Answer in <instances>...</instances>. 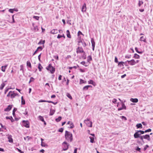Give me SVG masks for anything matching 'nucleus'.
I'll return each mask as SVG.
<instances>
[{"label": "nucleus", "mask_w": 153, "mask_h": 153, "mask_svg": "<svg viewBox=\"0 0 153 153\" xmlns=\"http://www.w3.org/2000/svg\"><path fill=\"white\" fill-rule=\"evenodd\" d=\"M8 21L11 23L15 22V20H8Z\"/></svg>", "instance_id": "nucleus-53"}, {"label": "nucleus", "mask_w": 153, "mask_h": 153, "mask_svg": "<svg viewBox=\"0 0 153 153\" xmlns=\"http://www.w3.org/2000/svg\"><path fill=\"white\" fill-rule=\"evenodd\" d=\"M136 150L140 152H141V149L138 146H137L136 149Z\"/></svg>", "instance_id": "nucleus-52"}, {"label": "nucleus", "mask_w": 153, "mask_h": 153, "mask_svg": "<svg viewBox=\"0 0 153 153\" xmlns=\"http://www.w3.org/2000/svg\"><path fill=\"white\" fill-rule=\"evenodd\" d=\"M65 139L68 141H70L71 142L73 141V138L72 134L70 132L66 131L65 135Z\"/></svg>", "instance_id": "nucleus-1"}, {"label": "nucleus", "mask_w": 153, "mask_h": 153, "mask_svg": "<svg viewBox=\"0 0 153 153\" xmlns=\"http://www.w3.org/2000/svg\"><path fill=\"white\" fill-rule=\"evenodd\" d=\"M92 87V86L91 85H86L83 87V90H84V91H86L89 88Z\"/></svg>", "instance_id": "nucleus-18"}, {"label": "nucleus", "mask_w": 153, "mask_h": 153, "mask_svg": "<svg viewBox=\"0 0 153 153\" xmlns=\"http://www.w3.org/2000/svg\"><path fill=\"white\" fill-rule=\"evenodd\" d=\"M146 37H145L142 36L140 38V40L141 41H143L145 42H146Z\"/></svg>", "instance_id": "nucleus-20"}, {"label": "nucleus", "mask_w": 153, "mask_h": 153, "mask_svg": "<svg viewBox=\"0 0 153 153\" xmlns=\"http://www.w3.org/2000/svg\"><path fill=\"white\" fill-rule=\"evenodd\" d=\"M55 112V110H54L53 109H52V108H51L50 110L49 115L50 116H52L54 114Z\"/></svg>", "instance_id": "nucleus-24"}, {"label": "nucleus", "mask_w": 153, "mask_h": 153, "mask_svg": "<svg viewBox=\"0 0 153 153\" xmlns=\"http://www.w3.org/2000/svg\"><path fill=\"white\" fill-rule=\"evenodd\" d=\"M74 127V126L73 124V123H70V126L69 128H72Z\"/></svg>", "instance_id": "nucleus-45"}, {"label": "nucleus", "mask_w": 153, "mask_h": 153, "mask_svg": "<svg viewBox=\"0 0 153 153\" xmlns=\"http://www.w3.org/2000/svg\"><path fill=\"white\" fill-rule=\"evenodd\" d=\"M148 147H149V146L148 145H146L143 149L145 151L146 149Z\"/></svg>", "instance_id": "nucleus-60"}, {"label": "nucleus", "mask_w": 153, "mask_h": 153, "mask_svg": "<svg viewBox=\"0 0 153 153\" xmlns=\"http://www.w3.org/2000/svg\"><path fill=\"white\" fill-rule=\"evenodd\" d=\"M82 43V45H83L84 47H85V46H86V44L83 39H82V40H81L80 41H79L78 43Z\"/></svg>", "instance_id": "nucleus-14"}, {"label": "nucleus", "mask_w": 153, "mask_h": 153, "mask_svg": "<svg viewBox=\"0 0 153 153\" xmlns=\"http://www.w3.org/2000/svg\"><path fill=\"white\" fill-rule=\"evenodd\" d=\"M32 26L33 27V29L32 30H33L35 32L39 30L38 26L35 23H32Z\"/></svg>", "instance_id": "nucleus-6"}, {"label": "nucleus", "mask_w": 153, "mask_h": 153, "mask_svg": "<svg viewBox=\"0 0 153 153\" xmlns=\"http://www.w3.org/2000/svg\"><path fill=\"white\" fill-rule=\"evenodd\" d=\"M64 130V128H60L58 130V131L60 132H62Z\"/></svg>", "instance_id": "nucleus-47"}, {"label": "nucleus", "mask_w": 153, "mask_h": 153, "mask_svg": "<svg viewBox=\"0 0 153 153\" xmlns=\"http://www.w3.org/2000/svg\"><path fill=\"white\" fill-rule=\"evenodd\" d=\"M139 132H138V131H137V132H135L134 135V138H137L140 137V134Z\"/></svg>", "instance_id": "nucleus-8"}, {"label": "nucleus", "mask_w": 153, "mask_h": 153, "mask_svg": "<svg viewBox=\"0 0 153 153\" xmlns=\"http://www.w3.org/2000/svg\"><path fill=\"white\" fill-rule=\"evenodd\" d=\"M12 106V105H8L7 107L4 109V111H9L11 109Z\"/></svg>", "instance_id": "nucleus-9"}, {"label": "nucleus", "mask_w": 153, "mask_h": 153, "mask_svg": "<svg viewBox=\"0 0 153 153\" xmlns=\"http://www.w3.org/2000/svg\"><path fill=\"white\" fill-rule=\"evenodd\" d=\"M86 81H85L82 79H80V84H81L82 83H86Z\"/></svg>", "instance_id": "nucleus-39"}, {"label": "nucleus", "mask_w": 153, "mask_h": 153, "mask_svg": "<svg viewBox=\"0 0 153 153\" xmlns=\"http://www.w3.org/2000/svg\"><path fill=\"white\" fill-rule=\"evenodd\" d=\"M21 104L24 105L25 104V100L23 98V96L21 97Z\"/></svg>", "instance_id": "nucleus-27"}, {"label": "nucleus", "mask_w": 153, "mask_h": 153, "mask_svg": "<svg viewBox=\"0 0 153 153\" xmlns=\"http://www.w3.org/2000/svg\"><path fill=\"white\" fill-rule=\"evenodd\" d=\"M18 95V94L17 93H14V92L13 91V93H11L10 94V97L11 99H13Z\"/></svg>", "instance_id": "nucleus-13"}, {"label": "nucleus", "mask_w": 153, "mask_h": 153, "mask_svg": "<svg viewBox=\"0 0 153 153\" xmlns=\"http://www.w3.org/2000/svg\"><path fill=\"white\" fill-rule=\"evenodd\" d=\"M85 123L88 127H92V122L89 119L87 118L84 120Z\"/></svg>", "instance_id": "nucleus-4"}, {"label": "nucleus", "mask_w": 153, "mask_h": 153, "mask_svg": "<svg viewBox=\"0 0 153 153\" xmlns=\"http://www.w3.org/2000/svg\"><path fill=\"white\" fill-rule=\"evenodd\" d=\"M133 57L135 59H139L140 58V56L137 53H135Z\"/></svg>", "instance_id": "nucleus-28"}, {"label": "nucleus", "mask_w": 153, "mask_h": 153, "mask_svg": "<svg viewBox=\"0 0 153 153\" xmlns=\"http://www.w3.org/2000/svg\"><path fill=\"white\" fill-rule=\"evenodd\" d=\"M119 100L121 102V105L122 107L123 108V109L126 110V106H125V104L123 102V101H122L121 100H120V99H119Z\"/></svg>", "instance_id": "nucleus-16"}, {"label": "nucleus", "mask_w": 153, "mask_h": 153, "mask_svg": "<svg viewBox=\"0 0 153 153\" xmlns=\"http://www.w3.org/2000/svg\"><path fill=\"white\" fill-rule=\"evenodd\" d=\"M69 145H64L63 150L64 151L67 150L68 148Z\"/></svg>", "instance_id": "nucleus-23"}, {"label": "nucleus", "mask_w": 153, "mask_h": 153, "mask_svg": "<svg viewBox=\"0 0 153 153\" xmlns=\"http://www.w3.org/2000/svg\"><path fill=\"white\" fill-rule=\"evenodd\" d=\"M12 136L11 135H8L7 138L8 139V141L10 143H12L13 142V139L12 137Z\"/></svg>", "instance_id": "nucleus-11"}, {"label": "nucleus", "mask_w": 153, "mask_h": 153, "mask_svg": "<svg viewBox=\"0 0 153 153\" xmlns=\"http://www.w3.org/2000/svg\"><path fill=\"white\" fill-rule=\"evenodd\" d=\"M80 35H84L82 33V32L80 31H79L78 32V36H79Z\"/></svg>", "instance_id": "nucleus-62"}, {"label": "nucleus", "mask_w": 153, "mask_h": 153, "mask_svg": "<svg viewBox=\"0 0 153 153\" xmlns=\"http://www.w3.org/2000/svg\"><path fill=\"white\" fill-rule=\"evenodd\" d=\"M27 66L30 68H31L32 67H31V64L30 61H27Z\"/></svg>", "instance_id": "nucleus-30"}, {"label": "nucleus", "mask_w": 153, "mask_h": 153, "mask_svg": "<svg viewBox=\"0 0 153 153\" xmlns=\"http://www.w3.org/2000/svg\"><path fill=\"white\" fill-rule=\"evenodd\" d=\"M46 68L47 70L50 71L52 74H53L55 71V68L52 66L51 64H49Z\"/></svg>", "instance_id": "nucleus-2"}, {"label": "nucleus", "mask_w": 153, "mask_h": 153, "mask_svg": "<svg viewBox=\"0 0 153 153\" xmlns=\"http://www.w3.org/2000/svg\"><path fill=\"white\" fill-rule=\"evenodd\" d=\"M127 62H127V61L125 62H124V65H125L126 66H128V63H127Z\"/></svg>", "instance_id": "nucleus-63"}, {"label": "nucleus", "mask_w": 153, "mask_h": 153, "mask_svg": "<svg viewBox=\"0 0 153 153\" xmlns=\"http://www.w3.org/2000/svg\"><path fill=\"white\" fill-rule=\"evenodd\" d=\"M66 95L67 97L70 99L72 100V97L69 93H67Z\"/></svg>", "instance_id": "nucleus-41"}, {"label": "nucleus", "mask_w": 153, "mask_h": 153, "mask_svg": "<svg viewBox=\"0 0 153 153\" xmlns=\"http://www.w3.org/2000/svg\"><path fill=\"white\" fill-rule=\"evenodd\" d=\"M66 33H67V37L68 38H71V36L70 34V31L69 30H67L66 31Z\"/></svg>", "instance_id": "nucleus-25"}, {"label": "nucleus", "mask_w": 153, "mask_h": 153, "mask_svg": "<svg viewBox=\"0 0 153 153\" xmlns=\"http://www.w3.org/2000/svg\"><path fill=\"white\" fill-rule=\"evenodd\" d=\"M6 118L7 119L10 120L11 122H12V123L14 121V120L13 119V117L12 116H10V117L7 116L6 117Z\"/></svg>", "instance_id": "nucleus-22"}, {"label": "nucleus", "mask_w": 153, "mask_h": 153, "mask_svg": "<svg viewBox=\"0 0 153 153\" xmlns=\"http://www.w3.org/2000/svg\"><path fill=\"white\" fill-rule=\"evenodd\" d=\"M45 40L43 41L42 40H41L40 41L38 44L39 45L44 44L45 43Z\"/></svg>", "instance_id": "nucleus-37"}, {"label": "nucleus", "mask_w": 153, "mask_h": 153, "mask_svg": "<svg viewBox=\"0 0 153 153\" xmlns=\"http://www.w3.org/2000/svg\"><path fill=\"white\" fill-rule=\"evenodd\" d=\"M143 4V1H140V0H139V3L138 4V6L139 7H140L141 5L142 4Z\"/></svg>", "instance_id": "nucleus-42"}, {"label": "nucleus", "mask_w": 153, "mask_h": 153, "mask_svg": "<svg viewBox=\"0 0 153 153\" xmlns=\"http://www.w3.org/2000/svg\"><path fill=\"white\" fill-rule=\"evenodd\" d=\"M136 126L137 128H142V125L140 123L137 124L136 125Z\"/></svg>", "instance_id": "nucleus-26"}, {"label": "nucleus", "mask_w": 153, "mask_h": 153, "mask_svg": "<svg viewBox=\"0 0 153 153\" xmlns=\"http://www.w3.org/2000/svg\"><path fill=\"white\" fill-rule=\"evenodd\" d=\"M20 68H21L20 71H22V73H24V70L23 65H20Z\"/></svg>", "instance_id": "nucleus-43"}, {"label": "nucleus", "mask_w": 153, "mask_h": 153, "mask_svg": "<svg viewBox=\"0 0 153 153\" xmlns=\"http://www.w3.org/2000/svg\"><path fill=\"white\" fill-rule=\"evenodd\" d=\"M131 57V55H126L125 56V57L126 58H130Z\"/></svg>", "instance_id": "nucleus-51"}, {"label": "nucleus", "mask_w": 153, "mask_h": 153, "mask_svg": "<svg viewBox=\"0 0 153 153\" xmlns=\"http://www.w3.org/2000/svg\"><path fill=\"white\" fill-rule=\"evenodd\" d=\"M76 52L77 53H85V52L83 51L82 47H78L76 48Z\"/></svg>", "instance_id": "nucleus-5"}, {"label": "nucleus", "mask_w": 153, "mask_h": 153, "mask_svg": "<svg viewBox=\"0 0 153 153\" xmlns=\"http://www.w3.org/2000/svg\"><path fill=\"white\" fill-rule=\"evenodd\" d=\"M91 42L92 43V46H95V42L94 40V39L93 38H91Z\"/></svg>", "instance_id": "nucleus-29"}, {"label": "nucleus", "mask_w": 153, "mask_h": 153, "mask_svg": "<svg viewBox=\"0 0 153 153\" xmlns=\"http://www.w3.org/2000/svg\"><path fill=\"white\" fill-rule=\"evenodd\" d=\"M34 79H35L33 77H31L30 78V80L29 81V83H30L31 82H33Z\"/></svg>", "instance_id": "nucleus-46"}, {"label": "nucleus", "mask_w": 153, "mask_h": 153, "mask_svg": "<svg viewBox=\"0 0 153 153\" xmlns=\"http://www.w3.org/2000/svg\"><path fill=\"white\" fill-rule=\"evenodd\" d=\"M130 101L133 102L134 103H137L138 102V99L137 98H131L130 100Z\"/></svg>", "instance_id": "nucleus-19"}, {"label": "nucleus", "mask_w": 153, "mask_h": 153, "mask_svg": "<svg viewBox=\"0 0 153 153\" xmlns=\"http://www.w3.org/2000/svg\"><path fill=\"white\" fill-rule=\"evenodd\" d=\"M143 137L144 139H147L149 141L150 140V136L149 134H146L143 135Z\"/></svg>", "instance_id": "nucleus-10"}, {"label": "nucleus", "mask_w": 153, "mask_h": 153, "mask_svg": "<svg viewBox=\"0 0 153 153\" xmlns=\"http://www.w3.org/2000/svg\"><path fill=\"white\" fill-rule=\"evenodd\" d=\"M88 84H92L94 86L95 85V83L92 80H90L88 81Z\"/></svg>", "instance_id": "nucleus-21"}, {"label": "nucleus", "mask_w": 153, "mask_h": 153, "mask_svg": "<svg viewBox=\"0 0 153 153\" xmlns=\"http://www.w3.org/2000/svg\"><path fill=\"white\" fill-rule=\"evenodd\" d=\"M89 138L90 139V142L91 143H93L95 142L94 141V139L93 137H90Z\"/></svg>", "instance_id": "nucleus-32"}, {"label": "nucleus", "mask_w": 153, "mask_h": 153, "mask_svg": "<svg viewBox=\"0 0 153 153\" xmlns=\"http://www.w3.org/2000/svg\"><path fill=\"white\" fill-rule=\"evenodd\" d=\"M152 131V129L151 128H149L145 131V132L147 133L148 132H151Z\"/></svg>", "instance_id": "nucleus-56"}, {"label": "nucleus", "mask_w": 153, "mask_h": 153, "mask_svg": "<svg viewBox=\"0 0 153 153\" xmlns=\"http://www.w3.org/2000/svg\"><path fill=\"white\" fill-rule=\"evenodd\" d=\"M58 31V30L57 29H53L50 32V33L54 34L57 33Z\"/></svg>", "instance_id": "nucleus-17"}, {"label": "nucleus", "mask_w": 153, "mask_h": 153, "mask_svg": "<svg viewBox=\"0 0 153 153\" xmlns=\"http://www.w3.org/2000/svg\"><path fill=\"white\" fill-rule=\"evenodd\" d=\"M5 85V84L4 82H3L0 86V89L1 90H2Z\"/></svg>", "instance_id": "nucleus-33"}, {"label": "nucleus", "mask_w": 153, "mask_h": 153, "mask_svg": "<svg viewBox=\"0 0 153 153\" xmlns=\"http://www.w3.org/2000/svg\"><path fill=\"white\" fill-rule=\"evenodd\" d=\"M7 65H5L4 66H2L1 67V71L3 72H5V71L6 68L7 67Z\"/></svg>", "instance_id": "nucleus-35"}, {"label": "nucleus", "mask_w": 153, "mask_h": 153, "mask_svg": "<svg viewBox=\"0 0 153 153\" xmlns=\"http://www.w3.org/2000/svg\"><path fill=\"white\" fill-rule=\"evenodd\" d=\"M38 68L39 71H42V67L40 63L39 64Z\"/></svg>", "instance_id": "nucleus-34"}, {"label": "nucleus", "mask_w": 153, "mask_h": 153, "mask_svg": "<svg viewBox=\"0 0 153 153\" xmlns=\"http://www.w3.org/2000/svg\"><path fill=\"white\" fill-rule=\"evenodd\" d=\"M124 62H118V66L121 67V66H124Z\"/></svg>", "instance_id": "nucleus-31"}, {"label": "nucleus", "mask_w": 153, "mask_h": 153, "mask_svg": "<svg viewBox=\"0 0 153 153\" xmlns=\"http://www.w3.org/2000/svg\"><path fill=\"white\" fill-rule=\"evenodd\" d=\"M43 48L41 46H39L36 49V51H35L34 53H33V55H34L35 54L37 53V52L39 51V50H40V51H42V49Z\"/></svg>", "instance_id": "nucleus-15"}, {"label": "nucleus", "mask_w": 153, "mask_h": 153, "mask_svg": "<svg viewBox=\"0 0 153 153\" xmlns=\"http://www.w3.org/2000/svg\"><path fill=\"white\" fill-rule=\"evenodd\" d=\"M41 146L42 147H45L47 146V144L45 143L44 142H41Z\"/></svg>", "instance_id": "nucleus-49"}, {"label": "nucleus", "mask_w": 153, "mask_h": 153, "mask_svg": "<svg viewBox=\"0 0 153 153\" xmlns=\"http://www.w3.org/2000/svg\"><path fill=\"white\" fill-rule=\"evenodd\" d=\"M86 10V4L85 3H84L82 7V11L83 12H85Z\"/></svg>", "instance_id": "nucleus-12"}, {"label": "nucleus", "mask_w": 153, "mask_h": 153, "mask_svg": "<svg viewBox=\"0 0 153 153\" xmlns=\"http://www.w3.org/2000/svg\"><path fill=\"white\" fill-rule=\"evenodd\" d=\"M138 132L140 133V135L141 134H143L145 133V131H144L141 130H138Z\"/></svg>", "instance_id": "nucleus-48"}, {"label": "nucleus", "mask_w": 153, "mask_h": 153, "mask_svg": "<svg viewBox=\"0 0 153 153\" xmlns=\"http://www.w3.org/2000/svg\"><path fill=\"white\" fill-rule=\"evenodd\" d=\"M128 64L131 65H133L135 64V61L134 59H132L131 60H127Z\"/></svg>", "instance_id": "nucleus-7"}, {"label": "nucleus", "mask_w": 153, "mask_h": 153, "mask_svg": "<svg viewBox=\"0 0 153 153\" xmlns=\"http://www.w3.org/2000/svg\"><path fill=\"white\" fill-rule=\"evenodd\" d=\"M114 62L115 63H118V59L117 58L116 56L115 57V59H114Z\"/></svg>", "instance_id": "nucleus-58"}, {"label": "nucleus", "mask_w": 153, "mask_h": 153, "mask_svg": "<svg viewBox=\"0 0 153 153\" xmlns=\"http://www.w3.org/2000/svg\"><path fill=\"white\" fill-rule=\"evenodd\" d=\"M10 89V88H6L4 91V94H6Z\"/></svg>", "instance_id": "nucleus-64"}, {"label": "nucleus", "mask_w": 153, "mask_h": 153, "mask_svg": "<svg viewBox=\"0 0 153 153\" xmlns=\"http://www.w3.org/2000/svg\"><path fill=\"white\" fill-rule=\"evenodd\" d=\"M120 117L123 120H127V118H126V117H125L124 116H120Z\"/></svg>", "instance_id": "nucleus-54"}, {"label": "nucleus", "mask_w": 153, "mask_h": 153, "mask_svg": "<svg viewBox=\"0 0 153 153\" xmlns=\"http://www.w3.org/2000/svg\"><path fill=\"white\" fill-rule=\"evenodd\" d=\"M62 119V117L61 116H59L55 120L56 122H59Z\"/></svg>", "instance_id": "nucleus-36"}, {"label": "nucleus", "mask_w": 153, "mask_h": 153, "mask_svg": "<svg viewBox=\"0 0 153 153\" xmlns=\"http://www.w3.org/2000/svg\"><path fill=\"white\" fill-rule=\"evenodd\" d=\"M86 55H85V53H83V54L82 56V57L84 59H86Z\"/></svg>", "instance_id": "nucleus-59"}, {"label": "nucleus", "mask_w": 153, "mask_h": 153, "mask_svg": "<svg viewBox=\"0 0 153 153\" xmlns=\"http://www.w3.org/2000/svg\"><path fill=\"white\" fill-rule=\"evenodd\" d=\"M143 136H140V137H139V138L142 141V142L144 143V140H143V139H144L143 138Z\"/></svg>", "instance_id": "nucleus-44"}, {"label": "nucleus", "mask_w": 153, "mask_h": 153, "mask_svg": "<svg viewBox=\"0 0 153 153\" xmlns=\"http://www.w3.org/2000/svg\"><path fill=\"white\" fill-rule=\"evenodd\" d=\"M88 59L87 60L88 62H89L90 61L92 60V58L91 56L89 55L88 57Z\"/></svg>", "instance_id": "nucleus-38"}, {"label": "nucleus", "mask_w": 153, "mask_h": 153, "mask_svg": "<svg viewBox=\"0 0 153 153\" xmlns=\"http://www.w3.org/2000/svg\"><path fill=\"white\" fill-rule=\"evenodd\" d=\"M8 11L10 12L13 13L14 11V9H10Z\"/></svg>", "instance_id": "nucleus-50"}, {"label": "nucleus", "mask_w": 153, "mask_h": 153, "mask_svg": "<svg viewBox=\"0 0 153 153\" xmlns=\"http://www.w3.org/2000/svg\"><path fill=\"white\" fill-rule=\"evenodd\" d=\"M13 93V91H10L8 93V94H7V97H9L10 96V94H11V93Z\"/></svg>", "instance_id": "nucleus-57"}, {"label": "nucleus", "mask_w": 153, "mask_h": 153, "mask_svg": "<svg viewBox=\"0 0 153 153\" xmlns=\"http://www.w3.org/2000/svg\"><path fill=\"white\" fill-rule=\"evenodd\" d=\"M117 101V99H115V98L114 99L112 100V102L114 103H116Z\"/></svg>", "instance_id": "nucleus-61"}, {"label": "nucleus", "mask_w": 153, "mask_h": 153, "mask_svg": "<svg viewBox=\"0 0 153 153\" xmlns=\"http://www.w3.org/2000/svg\"><path fill=\"white\" fill-rule=\"evenodd\" d=\"M22 125L26 128H29L30 127V123L28 120H23Z\"/></svg>", "instance_id": "nucleus-3"}, {"label": "nucleus", "mask_w": 153, "mask_h": 153, "mask_svg": "<svg viewBox=\"0 0 153 153\" xmlns=\"http://www.w3.org/2000/svg\"><path fill=\"white\" fill-rule=\"evenodd\" d=\"M81 64L84 65L85 67H87L88 65H85V61H82L80 62Z\"/></svg>", "instance_id": "nucleus-55"}, {"label": "nucleus", "mask_w": 153, "mask_h": 153, "mask_svg": "<svg viewBox=\"0 0 153 153\" xmlns=\"http://www.w3.org/2000/svg\"><path fill=\"white\" fill-rule=\"evenodd\" d=\"M38 118L42 122L44 121V120L43 117L41 116H39L38 117Z\"/></svg>", "instance_id": "nucleus-40"}]
</instances>
